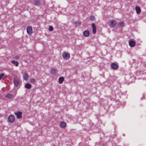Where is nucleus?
Segmentation results:
<instances>
[{
	"label": "nucleus",
	"instance_id": "f257e3e1",
	"mask_svg": "<svg viewBox=\"0 0 146 146\" xmlns=\"http://www.w3.org/2000/svg\"><path fill=\"white\" fill-rule=\"evenodd\" d=\"M62 56L64 60H68L70 58V54L64 52L62 54Z\"/></svg>",
	"mask_w": 146,
	"mask_h": 146
},
{
	"label": "nucleus",
	"instance_id": "f03ea898",
	"mask_svg": "<svg viewBox=\"0 0 146 146\" xmlns=\"http://www.w3.org/2000/svg\"><path fill=\"white\" fill-rule=\"evenodd\" d=\"M8 120L10 123H13L15 121V117L13 115H10L8 117Z\"/></svg>",
	"mask_w": 146,
	"mask_h": 146
},
{
	"label": "nucleus",
	"instance_id": "7ed1b4c3",
	"mask_svg": "<svg viewBox=\"0 0 146 146\" xmlns=\"http://www.w3.org/2000/svg\"><path fill=\"white\" fill-rule=\"evenodd\" d=\"M27 31L28 34L29 35H31L33 33L32 28L30 26H29L27 27Z\"/></svg>",
	"mask_w": 146,
	"mask_h": 146
},
{
	"label": "nucleus",
	"instance_id": "20e7f679",
	"mask_svg": "<svg viewBox=\"0 0 146 146\" xmlns=\"http://www.w3.org/2000/svg\"><path fill=\"white\" fill-rule=\"evenodd\" d=\"M15 114L16 115L18 119H20L22 117V113L21 111H17L15 113Z\"/></svg>",
	"mask_w": 146,
	"mask_h": 146
},
{
	"label": "nucleus",
	"instance_id": "39448f33",
	"mask_svg": "<svg viewBox=\"0 0 146 146\" xmlns=\"http://www.w3.org/2000/svg\"><path fill=\"white\" fill-rule=\"evenodd\" d=\"M13 81L14 84L16 87H17L20 83L19 80L16 78H14Z\"/></svg>",
	"mask_w": 146,
	"mask_h": 146
},
{
	"label": "nucleus",
	"instance_id": "423d86ee",
	"mask_svg": "<svg viewBox=\"0 0 146 146\" xmlns=\"http://www.w3.org/2000/svg\"><path fill=\"white\" fill-rule=\"evenodd\" d=\"M116 22L114 20H112L110 21V26L113 27L116 25Z\"/></svg>",
	"mask_w": 146,
	"mask_h": 146
},
{
	"label": "nucleus",
	"instance_id": "0eeeda50",
	"mask_svg": "<svg viewBox=\"0 0 146 146\" xmlns=\"http://www.w3.org/2000/svg\"><path fill=\"white\" fill-rule=\"evenodd\" d=\"M111 68L113 70L117 69L118 68V66L117 65L114 63H112L111 64Z\"/></svg>",
	"mask_w": 146,
	"mask_h": 146
},
{
	"label": "nucleus",
	"instance_id": "6e6552de",
	"mask_svg": "<svg viewBox=\"0 0 146 146\" xmlns=\"http://www.w3.org/2000/svg\"><path fill=\"white\" fill-rule=\"evenodd\" d=\"M136 44V43L133 40H131L129 42V46L131 47H134Z\"/></svg>",
	"mask_w": 146,
	"mask_h": 146
},
{
	"label": "nucleus",
	"instance_id": "1a4fd4ad",
	"mask_svg": "<svg viewBox=\"0 0 146 146\" xmlns=\"http://www.w3.org/2000/svg\"><path fill=\"white\" fill-rule=\"evenodd\" d=\"M83 35L84 36L88 37L90 35L89 32L88 30L85 31L83 32Z\"/></svg>",
	"mask_w": 146,
	"mask_h": 146
},
{
	"label": "nucleus",
	"instance_id": "9d476101",
	"mask_svg": "<svg viewBox=\"0 0 146 146\" xmlns=\"http://www.w3.org/2000/svg\"><path fill=\"white\" fill-rule=\"evenodd\" d=\"M92 32L93 34H95L96 33V29L95 24L92 23Z\"/></svg>",
	"mask_w": 146,
	"mask_h": 146
},
{
	"label": "nucleus",
	"instance_id": "9b49d317",
	"mask_svg": "<svg viewBox=\"0 0 146 146\" xmlns=\"http://www.w3.org/2000/svg\"><path fill=\"white\" fill-rule=\"evenodd\" d=\"M135 8L137 14H140L141 12V9L138 6H136L135 7Z\"/></svg>",
	"mask_w": 146,
	"mask_h": 146
},
{
	"label": "nucleus",
	"instance_id": "f8f14e48",
	"mask_svg": "<svg viewBox=\"0 0 146 146\" xmlns=\"http://www.w3.org/2000/svg\"><path fill=\"white\" fill-rule=\"evenodd\" d=\"M60 125L61 127L65 128L66 127V124L65 122L63 121L60 123Z\"/></svg>",
	"mask_w": 146,
	"mask_h": 146
},
{
	"label": "nucleus",
	"instance_id": "ddd939ff",
	"mask_svg": "<svg viewBox=\"0 0 146 146\" xmlns=\"http://www.w3.org/2000/svg\"><path fill=\"white\" fill-rule=\"evenodd\" d=\"M29 78L28 74L27 73H25L23 74V78L24 80H27Z\"/></svg>",
	"mask_w": 146,
	"mask_h": 146
},
{
	"label": "nucleus",
	"instance_id": "4468645a",
	"mask_svg": "<svg viewBox=\"0 0 146 146\" xmlns=\"http://www.w3.org/2000/svg\"><path fill=\"white\" fill-rule=\"evenodd\" d=\"M11 63H12L13 64H15V66L17 67L19 65V62L17 61H15L14 60H12L11 61Z\"/></svg>",
	"mask_w": 146,
	"mask_h": 146
},
{
	"label": "nucleus",
	"instance_id": "2eb2a0df",
	"mask_svg": "<svg viewBox=\"0 0 146 146\" xmlns=\"http://www.w3.org/2000/svg\"><path fill=\"white\" fill-rule=\"evenodd\" d=\"M40 1L39 0H34L33 2L34 4L35 5H38L40 3Z\"/></svg>",
	"mask_w": 146,
	"mask_h": 146
},
{
	"label": "nucleus",
	"instance_id": "dca6fc26",
	"mask_svg": "<svg viewBox=\"0 0 146 146\" xmlns=\"http://www.w3.org/2000/svg\"><path fill=\"white\" fill-rule=\"evenodd\" d=\"M56 70L55 68H52L51 69L50 73L52 74H55L56 72Z\"/></svg>",
	"mask_w": 146,
	"mask_h": 146
},
{
	"label": "nucleus",
	"instance_id": "f3484780",
	"mask_svg": "<svg viewBox=\"0 0 146 146\" xmlns=\"http://www.w3.org/2000/svg\"><path fill=\"white\" fill-rule=\"evenodd\" d=\"M32 87L31 85L29 83H27L25 85V87L26 88L28 89H30Z\"/></svg>",
	"mask_w": 146,
	"mask_h": 146
},
{
	"label": "nucleus",
	"instance_id": "a211bd4d",
	"mask_svg": "<svg viewBox=\"0 0 146 146\" xmlns=\"http://www.w3.org/2000/svg\"><path fill=\"white\" fill-rule=\"evenodd\" d=\"M64 78L63 77H61L59 78V83L61 84H62L63 82L64 81Z\"/></svg>",
	"mask_w": 146,
	"mask_h": 146
},
{
	"label": "nucleus",
	"instance_id": "6ab92c4d",
	"mask_svg": "<svg viewBox=\"0 0 146 146\" xmlns=\"http://www.w3.org/2000/svg\"><path fill=\"white\" fill-rule=\"evenodd\" d=\"M13 95L8 94L5 97L8 98H10L13 97Z\"/></svg>",
	"mask_w": 146,
	"mask_h": 146
},
{
	"label": "nucleus",
	"instance_id": "aec40b11",
	"mask_svg": "<svg viewBox=\"0 0 146 146\" xmlns=\"http://www.w3.org/2000/svg\"><path fill=\"white\" fill-rule=\"evenodd\" d=\"M30 82L31 83H34L36 82V80L34 78L31 79Z\"/></svg>",
	"mask_w": 146,
	"mask_h": 146
},
{
	"label": "nucleus",
	"instance_id": "412c9836",
	"mask_svg": "<svg viewBox=\"0 0 146 146\" xmlns=\"http://www.w3.org/2000/svg\"><path fill=\"white\" fill-rule=\"evenodd\" d=\"M119 25L121 27H123L124 26V23L123 21H121L119 23Z\"/></svg>",
	"mask_w": 146,
	"mask_h": 146
},
{
	"label": "nucleus",
	"instance_id": "4be33fe9",
	"mask_svg": "<svg viewBox=\"0 0 146 146\" xmlns=\"http://www.w3.org/2000/svg\"><path fill=\"white\" fill-rule=\"evenodd\" d=\"M48 30L49 31H53V29L52 27V26H50L49 27Z\"/></svg>",
	"mask_w": 146,
	"mask_h": 146
},
{
	"label": "nucleus",
	"instance_id": "5701e85b",
	"mask_svg": "<svg viewBox=\"0 0 146 146\" xmlns=\"http://www.w3.org/2000/svg\"><path fill=\"white\" fill-rule=\"evenodd\" d=\"M90 19L91 20H94L95 19V17L93 16H91L90 17Z\"/></svg>",
	"mask_w": 146,
	"mask_h": 146
},
{
	"label": "nucleus",
	"instance_id": "b1692460",
	"mask_svg": "<svg viewBox=\"0 0 146 146\" xmlns=\"http://www.w3.org/2000/svg\"><path fill=\"white\" fill-rule=\"evenodd\" d=\"M4 76L3 74H0V80L2 78V77Z\"/></svg>",
	"mask_w": 146,
	"mask_h": 146
}]
</instances>
